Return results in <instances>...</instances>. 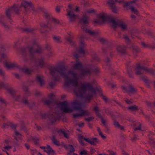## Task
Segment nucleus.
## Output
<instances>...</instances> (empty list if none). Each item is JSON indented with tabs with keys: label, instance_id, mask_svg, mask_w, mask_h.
<instances>
[{
	"label": "nucleus",
	"instance_id": "1",
	"mask_svg": "<svg viewBox=\"0 0 155 155\" xmlns=\"http://www.w3.org/2000/svg\"><path fill=\"white\" fill-rule=\"evenodd\" d=\"M27 46L20 48V51L24 60L35 67H44L45 65L44 58L41 55V46L37 42V39L25 38Z\"/></svg>",
	"mask_w": 155,
	"mask_h": 155
},
{
	"label": "nucleus",
	"instance_id": "2",
	"mask_svg": "<svg viewBox=\"0 0 155 155\" xmlns=\"http://www.w3.org/2000/svg\"><path fill=\"white\" fill-rule=\"evenodd\" d=\"M85 38L84 35H82L80 38V42L78 48H77V52L73 54V58L76 60V63L72 62V64L73 66L71 68H84L83 64L81 62L79 58L80 55L84 56L85 54H87L88 52L86 48V45L84 43L83 39ZM92 59L90 64H85V68H96L94 66V62H99L100 59L97 54L94 53L92 56ZM49 68H68L66 66V64L64 61H60L56 67L51 66Z\"/></svg>",
	"mask_w": 155,
	"mask_h": 155
},
{
	"label": "nucleus",
	"instance_id": "3",
	"mask_svg": "<svg viewBox=\"0 0 155 155\" xmlns=\"http://www.w3.org/2000/svg\"><path fill=\"white\" fill-rule=\"evenodd\" d=\"M75 92L77 93V96L84 98L85 101L90 102L91 99L94 95H95L96 92H98L101 95L102 98L106 103H109L110 100L102 93L100 88L94 87L89 83L82 84L81 89H78Z\"/></svg>",
	"mask_w": 155,
	"mask_h": 155
},
{
	"label": "nucleus",
	"instance_id": "4",
	"mask_svg": "<svg viewBox=\"0 0 155 155\" xmlns=\"http://www.w3.org/2000/svg\"><path fill=\"white\" fill-rule=\"evenodd\" d=\"M12 10H13L18 14H22V15H21V16L23 19V22L25 24L26 16L30 12H31L35 14L37 12L31 3L27 1L22 2L21 6L14 5L12 7L10 6V12Z\"/></svg>",
	"mask_w": 155,
	"mask_h": 155
},
{
	"label": "nucleus",
	"instance_id": "5",
	"mask_svg": "<svg viewBox=\"0 0 155 155\" xmlns=\"http://www.w3.org/2000/svg\"><path fill=\"white\" fill-rule=\"evenodd\" d=\"M43 12L44 17L47 22L40 24L41 28L39 30L42 33L46 34L49 33V30H52L53 29L54 26L59 25L60 22L58 20L53 18L51 14L46 10L44 9Z\"/></svg>",
	"mask_w": 155,
	"mask_h": 155
},
{
	"label": "nucleus",
	"instance_id": "6",
	"mask_svg": "<svg viewBox=\"0 0 155 155\" xmlns=\"http://www.w3.org/2000/svg\"><path fill=\"white\" fill-rule=\"evenodd\" d=\"M98 17L101 18L103 23H112V26L115 30L116 29L117 26L124 30H126L127 28V25L122 21L117 19H113L109 15L101 14L99 15Z\"/></svg>",
	"mask_w": 155,
	"mask_h": 155
},
{
	"label": "nucleus",
	"instance_id": "7",
	"mask_svg": "<svg viewBox=\"0 0 155 155\" xmlns=\"http://www.w3.org/2000/svg\"><path fill=\"white\" fill-rule=\"evenodd\" d=\"M123 38L125 40L127 46L124 45L118 46L117 50L118 53L121 54H125L127 48L132 50L134 53L138 52L140 51V49L133 43L127 36L124 35Z\"/></svg>",
	"mask_w": 155,
	"mask_h": 155
},
{
	"label": "nucleus",
	"instance_id": "8",
	"mask_svg": "<svg viewBox=\"0 0 155 155\" xmlns=\"http://www.w3.org/2000/svg\"><path fill=\"white\" fill-rule=\"evenodd\" d=\"M57 69H61L59 71H57L58 74H62V77H63L65 80V84L68 87L70 84H72L75 86V89L74 91V93L77 95V93L75 92L78 89H81L82 86L81 87L78 86V82L77 81L78 79H74V80L71 79L68 76V74L65 71L66 68H57ZM83 84H82V85Z\"/></svg>",
	"mask_w": 155,
	"mask_h": 155
},
{
	"label": "nucleus",
	"instance_id": "9",
	"mask_svg": "<svg viewBox=\"0 0 155 155\" xmlns=\"http://www.w3.org/2000/svg\"><path fill=\"white\" fill-rule=\"evenodd\" d=\"M22 87L25 92V95L23 96L18 95L15 97L16 100L28 106L31 109L33 108L36 106L35 102L33 101H28L27 100L26 97L29 96L30 94L28 87L25 85H24Z\"/></svg>",
	"mask_w": 155,
	"mask_h": 155
},
{
	"label": "nucleus",
	"instance_id": "10",
	"mask_svg": "<svg viewBox=\"0 0 155 155\" xmlns=\"http://www.w3.org/2000/svg\"><path fill=\"white\" fill-rule=\"evenodd\" d=\"M84 29L87 33H88L92 36L95 38H98L100 41L106 47V48L104 49L103 48L102 49L103 51L104 54H107L108 52V50H111V47L108 41L105 39L103 38L98 37L99 35L98 31H92L88 29L86 27L84 28Z\"/></svg>",
	"mask_w": 155,
	"mask_h": 155
},
{
	"label": "nucleus",
	"instance_id": "11",
	"mask_svg": "<svg viewBox=\"0 0 155 155\" xmlns=\"http://www.w3.org/2000/svg\"><path fill=\"white\" fill-rule=\"evenodd\" d=\"M136 74L140 75L141 79L144 81L146 85L148 87H150V84L152 82V81L149 80L143 74L145 72H147L155 76V71L153 68H136Z\"/></svg>",
	"mask_w": 155,
	"mask_h": 155
},
{
	"label": "nucleus",
	"instance_id": "12",
	"mask_svg": "<svg viewBox=\"0 0 155 155\" xmlns=\"http://www.w3.org/2000/svg\"><path fill=\"white\" fill-rule=\"evenodd\" d=\"M72 105L73 108L70 107L67 101H64L61 104V109L62 111L65 113H68L73 111L74 109L76 110H80L81 102L79 101L76 100L73 102Z\"/></svg>",
	"mask_w": 155,
	"mask_h": 155
},
{
	"label": "nucleus",
	"instance_id": "13",
	"mask_svg": "<svg viewBox=\"0 0 155 155\" xmlns=\"http://www.w3.org/2000/svg\"><path fill=\"white\" fill-rule=\"evenodd\" d=\"M80 71V73L79 76H78L77 73L74 71H71L67 72L68 74L71 75L74 79H78L80 78L81 79H83L85 76H90L91 75V72L89 69H85L86 68H76Z\"/></svg>",
	"mask_w": 155,
	"mask_h": 155
},
{
	"label": "nucleus",
	"instance_id": "14",
	"mask_svg": "<svg viewBox=\"0 0 155 155\" xmlns=\"http://www.w3.org/2000/svg\"><path fill=\"white\" fill-rule=\"evenodd\" d=\"M40 115L43 119H47L49 124L54 125L56 121L60 120L58 116H55L54 114L51 113H44L41 112Z\"/></svg>",
	"mask_w": 155,
	"mask_h": 155
},
{
	"label": "nucleus",
	"instance_id": "15",
	"mask_svg": "<svg viewBox=\"0 0 155 155\" xmlns=\"http://www.w3.org/2000/svg\"><path fill=\"white\" fill-rule=\"evenodd\" d=\"M50 72L52 75V81L49 83V86L53 87L55 86L56 85V82L59 81L60 80L61 77H62V74H58L57 71H59L61 69H57L56 68H49Z\"/></svg>",
	"mask_w": 155,
	"mask_h": 155
},
{
	"label": "nucleus",
	"instance_id": "16",
	"mask_svg": "<svg viewBox=\"0 0 155 155\" xmlns=\"http://www.w3.org/2000/svg\"><path fill=\"white\" fill-rule=\"evenodd\" d=\"M78 140L79 143L82 146L85 145L84 140L93 145H96L99 142V140L97 138H92L91 139L86 138L81 134H79L78 135Z\"/></svg>",
	"mask_w": 155,
	"mask_h": 155
},
{
	"label": "nucleus",
	"instance_id": "17",
	"mask_svg": "<svg viewBox=\"0 0 155 155\" xmlns=\"http://www.w3.org/2000/svg\"><path fill=\"white\" fill-rule=\"evenodd\" d=\"M5 46L1 45L0 46V62H4L6 63V66L7 68H10V64L7 63V56L5 53Z\"/></svg>",
	"mask_w": 155,
	"mask_h": 155
},
{
	"label": "nucleus",
	"instance_id": "18",
	"mask_svg": "<svg viewBox=\"0 0 155 155\" xmlns=\"http://www.w3.org/2000/svg\"><path fill=\"white\" fill-rule=\"evenodd\" d=\"M69 7L70 10L68 11L67 16L71 21H75L77 17L74 12H79L80 11L79 8L77 7L75 8L72 9L70 5H69Z\"/></svg>",
	"mask_w": 155,
	"mask_h": 155
},
{
	"label": "nucleus",
	"instance_id": "19",
	"mask_svg": "<svg viewBox=\"0 0 155 155\" xmlns=\"http://www.w3.org/2000/svg\"><path fill=\"white\" fill-rule=\"evenodd\" d=\"M95 12V10L94 9L87 10L85 13L83 14L82 17L80 18L79 23L84 25L87 24L88 23V17L87 14L88 13H94Z\"/></svg>",
	"mask_w": 155,
	"mask_h": 155
},
{
	"label": "nucleus",
	"instance_id": "20",
	"mask_svg": "<svg viewBox=\"0 0 155 155\" xmlns=\"http://www.w3.org/2000/svg\"><path fill=\"white\" fill-rule=\"evenodd\" d=\"M6 16H3L0 17V23L3 25L5 27L7 28L8 27L6 19H10V8H8L5 11Z\"/></svg>",
	"mask_w": 155,
	"mask_h": 155
},
{
	"label": "nucleus",
	"instance_id": "21",
	"mask_svg": "<svg viewBox=\"0 0 155 155\" xmlns=\"http://www.w3.org/2000/svg\"><path fill=\"white\" fill-rule=\"evenodd\" d=\"M78 110L80 111V113L79 114L76 113L73 114V117L75 118L80 117L84 116H88L89 115V113L88 111L84 110L82 109L81 108L80 110Z\"/></svg>",
	"mask_w": 155,
	"mask_h": 155
},
{
	"label": "nucleus",
	"instance_id": "22",
	"mask_svg": "<svg viewBox=\"0 0 155 155\" xmlns=\"http://www.w3.org/2000/svg\"><path fill=\"white\" fill-rule=\"evenodd\" d=\"M117 2V0H108V4L110 9L114 13H116L117 12V8L116 6L115 3Z\"/></svg>",
	"mask_w": 155,
	"mask_h": 155
},
{
	"label": "nucleus",
	"instance_id": "23",
	"mask_svg": "<svg viewBox=\"0 0 155 155\" xmlns=\"http://www.w3.org/2000/svg\"><path fill=\"white\" fill-rule=\"evenodd\" d=\"M122 88L124 92L129 94L133 93L136 92L135 89L130 84L128 87L123 86Z\"/></svg>",
	"mask_w": 155,
	"mask_h": 155
},
{
	"label": "nucleus",
	"instance_id": "24",
	"mask_svg": "<svg viewBox=\"0 0 155 155\" xmlns=\"http://www.w3.org/2000/svg\"><path fill=\"white\" fill-rule=\"evenodd\" d=\"M40 148L43 150L44 152H46L48 155H54V150L49 145H47L46 147L41 146L40 147Z\"/></svg>",
	"mask_w": 155,
	"mask_h": 155
},
{
	"label": "nucleus",
	"instance_id": "25",
	"mask_svg": "<svg viewBox=\"0 0 155 155\" xmlns=\"http://www.w3.org/2000/svg\"><path fill=\"white\" fill-rule=\"evenodd\" d=\"M20 71L22 73L30 75L33 74L35 71H37V69L31 70L30 68H19Z\"/></svg>",
	"mask_w": 155,
	"mask_h": 155
},
{
	"label": "nucleus",
	"instance_id": "26",
	"mask_svg": "<svg viewBox=\"0 0 155 155\" xmlns=\"http://www.w3.org/2000/svg\"><path fill=\"white\" fill-rule=\"evenodd\" d=\"M68 36L66 37V39L68 44L71 46L76 47V44L74 41L73 40L72 37L70 33L68 34Z\"/></svg>",
	"mask_w": 155,
	"mask_h": 155
},
{
	"label": "nucleus",
	"instance_id": "27",
	"mask_svg": "<svg viewBox=\"0 0 155 155\" xmlns=\"http://www.w3.org/2000/svg\"><path fill=\"white\" fill-rule=\"evenodd\" d=\"M132 126L133 127L135 131L137 130H141V124L140 123L138 122H135L131 124Z\"/></svg>",
	"mask_w": 155,
	"mask_h": 155
},
{
	"label": "nucleus",
	"instance_id": "28",
	"mask_svg": "<svg viewBox=\"0 0 155 155\" xmlns=\"http://www.w3.org/2000/svg\"><path fill=\"white\" fill-rule=\"evenodd\" d=\"M54 95L53 93H51L49 96V100L44 101L45 103L48 105H49L53 102V99L54 97Z\"/></svg>",
	"mask_w": 155,
	"mask_h": 155
},
{
	"label": "nucleus",
	"instance_id": "29",
	"mask_svg": "<svg viewBox=\"0 0 155 155\" xmlns=\"http://www.w3.org/2000/svg\"><path fill=\"white\" fill-rule=\"evenodd\" d=\"M10 150V145L9 142L8 140H5V146L4 147L3 150L5 152L7 155H9V152H8Z\"/></svg>",
	"mask_w": 155,
	"mask_h": 155
},
{
	"label": "nucleus",
	"instance_id": "30",
	"mask_svg": "<svg viewBox=\"0 0 155 155\" xmlns=\"http://www.w3.org/2000/svg\"><path fill=\"white\" fill-rule=\"evenodd\" d=\"M3 89L6 90L8 93H10V87L8 84L2 82L0 83V90Z\"/></svg>",
	"mask_w": 155,
	"mask_h": 155
},
{
	"label": "nucleus",
	"instance_id": "31",
	"mask_svg": "<svg viewBox=\"0 0 155 155\" xmlns=\"http://www.w3.org/2000/svg\"><path fill=\"white\" fill-rule=\"evenodd\" d=\"M36 80L37 82L41 86L44 84V77L42 75H37L36 77Z\"/></svg>",
	"mask_w": 155,
	"mask_h": 155
},
{
	"label": "nucleus",
	"instance_id": "32",
	"mask_svg": "<svg viewBox=\"0 0 155 155\" xmlns=\"http://www.w3.org/2000/svg\"><path fill=\"white\" fill-rule=\"evenodd\" d=\"M145 63L143 61H140L136 63L135 65V67L133 68H147L144 66Z\"/></svg>",
	"mask_w": 155,
	"mask_h": 155
},
{
	"label": "nucleus",
	"instance_id": "33",
	"mask_svg": "<svg viewBox=\"0 0 155 155\" xmlns=\"http://www.w3.org/2000/svg\"><path fill=\"white\" fill-rule=\"evenodd\" d=\"M35 29H38L36 28ZM35 29L32 28L30 27H27L24 28L23 29V31L26 33H30L33 34L34 31L35 30Z\"/></svg>",
	"mask_w": 155,
	"mask_h": 155
},
{
	"label": "nucleus",
	"instance_id": "34",
	"mask_svg": "<svg viewBox=\"0 0 155 155\" xmlns=\"http://www.w3.org/2000/svg\"><path fill=\"white\" fill-rule=\"evenodd\" d=\"M93 110L95 112L96 114L98 117H101V114L100 112V109L98 106H94Z\"/></svg>",
	"mask_w": 155,
	"mask_h": 155
},
{
	"label": "nucleus",
	"instance_id": "35",
	"mask_svg": "<svg viewBox=\"0 0 155 155\" xmlns=\"http://www.w3.org/2000/svg\"><path fill=\"white\" fill-rule=\"evenodd\" d=\"M113 54L114 53L113 51L110 52V57H109L108 56H107L106 57L105 60V61L107 65H110L111 60L110 58H111L113 56Z\"/></svg>",
	"mask_w": 155,
	"mask_h": 155
},
{
	"label": "nucleus",
	"instance_id": "36",
	"mask_svg": "<svg viewBox=\"0 0 155 155\" xmlns=\"http://www.w3.org/2000/svg\"><path fill=\"white\" fill-rule=\"evenodd\" d=\"M15 138L16 140H21V139L22 135L21 134L18 133L16 130L15 131Z\"/></svg>",
	"mask_w": 155,
	"mask_h": 155
},
{
	"label": "nucleus",
	"instance_id": "37",
	"mask_svg": "<svg viewBox=\"0 0 155 155\" xmlns=\"http://www.w3.org/2000/svg\"><path fill=\"white\" fill-rule=\"evenodd\" d=\"M65 147L68 149L69 150V153H68L69 155H70V153L74 151L75 150L73 146L72 145L69 144L65 146Z\"/></svg>",
	"mask_w": 155,
	"mask_h": 155
},
{
	"label": "nucleus",
	"instance_id": "38",
	"mask_svg": "<svg viewBox=\"0 0 155 155\" xmlns=\"http://www.w3.org/2000/svg\"><path fill=\"white\" fill-rule=\"evenodd\" d=\"M57 131L58 133L60 134H63L64 137L66 138H68V134L65 132L64 130L60 129L57 130Z\"/></svg>",
	"mask_w": 155,
	"mask_h": 155
},
{
	"label": "nucleus",
	"instance_id": "39",
	"mask_svg": "<svg viewBox=\"0 0 155 155\" xmlns=\"http://www.w3.org/2000/svg\"><path fill=\"white\" fill-rule=\"evenodd\" d=\"M141 45L143 48H150L153 49H155V44L150 45H146L143 42L141 43Z\"/></svg>",
	"mask_w": 155,
	"mask_h": 155
},
{
	"label": "nucleus",
	"instance_id": "40",
	"mask_svg": "<svg viewBox=\"0 0 155 155\" xmlns=\"http://www.w3.org/2000/svg\"><path fill=\"white\" fill-rule=\"evenodd\" d=\"M114 124L116 127L120 128L121 130H123L124 129V127L120 125L118 122L116 120L114 121Z\"/></svg>",
	"mask_w": 155,
	"mask_h": 155
},
{
	"label": "nucleus",
	"instance_id": "41",
	"mask_svg": "<svg viewBox=\"0 0 155 155\" xmlns=\"http://www.w3.org/2000/svg\"><path fill=\"white\" fill-rule=\"evenodd\" d=\"M45 49L47 50L49 53L48 56L50 57L52 55V52L51 50V48L50 45L48 44H46L45 47Z\"/></svg>",
	"mask_w": 155,
	"mask_h": 155
},
{
	"label": "nucleus",
	"instance_id": "42",
	"mask_svg": "<svg viewBox=\"0 0 155 155\" xmlns=\"http://www.w3.org/2000/svg\"><path fill=\"white\" fill-rule=\"evenodd\" d=\"M126 71L128 76L130 78H133L134 74L132 68H126Z\"/></svg>",
	"mask_w": 155,
	"mask_h": 155
},
{
	"label": "nucleus",
	"instance_id": "43",
	"mask_svg": "<svg viewBox=\"0 0 155 155\" xmlns=\"http://www.w3.org/2000/svg\"><path fill=\"white\" fill-rule=\"evenodd\" d=\"M51 139L53 143L55 145L57 146H59L60 145V143L56 139L54 135H53L51 137Z\"/></svg>",
	"mask_w": 155,
	"mask_h": 155
},
{
	"label": "nucleus",
	"instance_id": "44",
	"mask_svg": "<svg viewBox=\"0 0 155 155\" xmlns=\"http://www.w3.org/2000/svg\"><path fill=\"white\" fill-rule=\"evenodd\" d=\"M128 109L130 111H134L138 110V107L137 106L135 105L130 106L128 107Z\"/></svg>",
	"mask_w": 155,
	"mask_h": 155
},
{
	"label": "nucleus",
	"instance_id": "45",
	"mask_svg": "<svg viewBox=\"0 0 155 155\" xmlns=\"http://www.w3.org/2000/svg\"><path fill=\"white\" fill-rule=\"evenodd\" d=\"M31 140H32L35 144L38 143V139L36 137H31Z\"/></svg>",
	"mask_w": 155,
	"mask_h": 155
},
{
	"label": "nucleus",
	"instance_id": "46",
	"mask_svg": "<svg viewBox=\"0 0 155 155\" xmlns=\"http://www.w3.org/2000/svg\"><path fill=\"white\" fill-rule=\"evenodd\" d=\"M53 38L54 41L56 42H59L61 41V38L59 36H54Z\"/></svg>",
	"mask_w": 155,
	"mask_h": 155
},
{
	"label": "nucleus",
	"instance_id": "47",
	"mask_svg": "<svg viewBox=\"0 0 155 155\" xmlns=\"http://www.w3.org/2000/svg\"><path fill=\"white\" fill-rule=\"evenodd\" d=\"M97 130L100 136L101 137L104 139L106 137L103 135L99 127H97Z\"/></svg>",
	"mask_w": 155,
	"mask_h": 155
},
{
	"label": "nucleus",
	"instance_id": "48",
	"mask_svg": "<svg viewBox=\"0 0 155 155\" xmlns=\"http://www.w3.org/2000/svg\"><path fill=\"white\" fill-rule=\"evenodd\" d=\"M124 101L126 102L128 104H130L133 103L134 102L133 100L132 99L129 100L127 98H125L124 99Z\"/></svg>",
	"mask_w": 155,
	"mask_h": 155
},
{
	"label": "nucleus",
	"instance_id": "49",
	"mask_svg": "<svg viewBox=\"0 0 155 155\" xmlns=\"http://www.w3.org/2000/svg\"><path fill=\"white\" fill-rule=\"evenodd\" d=\"M101 119V121L102 123L103 124L104 126H105V127H106V121L102 117V116H101V117H99Z\"/></svg>",
	"mask_w": 155,
	"mask_h": 155
},
{
	"label": "nucleus",
	"instance_id": "50",
	"mask_svg": "<svg viewBox=\"0 0 155 155\" xmlns=\"http://www.w3.org/2000/svg\"><path fill=\"white\" fill-rule=\"evenodd\" d=\"M0 102L1 104H3L5 106L6 105V101L1 97H0Z\"/></svg>",
	"mask_w": 155,
	"mask_h": 155
},
{
	"label": "nucleus",
	"instance_id": "51",
	"mask_svg": "<svg viewBox=\"0 0 155 155\" xmlns=\"http://www.w3.org/2000/svg\"><path fill=\"white\" fill-rule=\"evenodd\" d=\"M94 119V117H86L85 120L87 121H92Z\"/></svg>",
	"mask_w": 155,
	"mask_h": 155
},
{
	"label": "nucleus",
	"instance_id": "52",
	"mask_svg": "<svg viewBox=\"0 0 155 155\" xmlns=\"http://www.w3.org/2000/svg\"><path fill=\"white\" fill-rule=\"evenodd\" d=\"M10 68H20L17 66L15 64L12 63L10 62Z\"/></svg>",
	"mask_w": 155,
	"mask_h": 155
},
{
	"label": "nucleus",
	"instance_id": "53",
	"mask_svg": "<svg viewBox=\"0 0 155 155\" xmlns=\"http://www.w3.org/2000/svg\"><path fill=\"white\" fill-rule=\"evenodd\" d=\"M153 134L152 132H150L148 133V136L149 138L150 139V140H152L153 141H154V139L152 137H150V135H152Z\"/></svg>",
	"mask_w": 155,
	"mask_h": 155
},
{
	"label": "nucleus",
	"instance_id": "54",
	"mask_svg": "<svg viewBox=\"0 0 155 155\" xmlns=\"http://www.w3.org/2000/svg\"><path fill=\"white\" fill-rule=\"evenodd\" d=\"M14 75L16 78L19 79L21 77V75L17 73H15L14 74Z\"/></svg>",
	"mask_w": 155,
	"mask_h": 155
},
{
	"label": "nucleus",
	"instance_id": "55",
	"mask_svg": "<svg viewBox=\"0 0 155 155\" xmlns=\"http://www.w3.org/2000/svg\"><path fill=\"white\" fill-rule=\"evenodd\" d=\"M94 22L95 24H100L101 23V21L98 19H94Z\"/></svg>",
	"mask_w": 155,
	"mask_h": 155
},
{
	"label": "nucleus",
	"instance_id": "56",
	"mask_svg": "<svg viewBox=\"0 0 155 155\" xmlns=\"http://www.w3.org/2000/svg\"><path fill=\"white\" fill-rule=\"evenodd\" d=\"M80 155H87V153L86 151L85 150H83L81 151L80 153Z\"/></svg>",
	"mask_w": 155,
	"mask_h": 155
},
{
	"label": "nucleus",
	"instance_id": "57",
	"mask_svg": "<svg viewBox=\"0 0 155 155\" xmlns=\"http://www.w3.org/2000/svg\"><path fill=\"white\" fill-rule=\"evenodd\" d=\"M35 127L37 128V130L38 131H40L42 130L41 127L36 124H35Z\"/></svg>",
	"mask_w": 155,
	"mask_h": 155
},
{
	"label": "nucleus",
	"instance_id": "58",
	"mask_svg": "<svg viewBox=\"0 0 155 155\" xmlns=\"http://www.w3.org/2000/svg\"><path fill=\"white\" fill-rule=\"evenodd\" d=\"M60 7L59 6H57L55 8V11L57 12H60Z\"/></svg>",
	"mask_w": 155,
	"mask_h": 155
},
{
	"label": "nucleus",
	"instance_id": "59",
	"mask_svg": "<svg viewBox=\"0 0 155 155\" xmlns=\"http://www.w3.org/2000/svg\"><path fill=\"white\" fill-rule=\"evenodd\" d=\"M10 128H12L13 129H15L16 128V126L15 124H13L12 123L10 122Z\"/></svg>",
	"mask_w": 155,
	"mask_h": 155
},
{
	"label": "nucleus",
	"instance_id": "60",
	"mask_svg": "<svg viewBox=\"0 0 155 155\" xmlns=\"http://www.w3.org/2000/svg\"><path fill=\"white\" fill-rule=\"evenodd\" d=\"M9 126L7 124L4 123L2 127L4 128H7L9 127Z\"/></svg>",
	"mask_w": 155,
	"mask_h": 155
},
{
	"label": "nucleus",
	"instance_id": "61",
	"mask_svg": "<svg viewBox=\"0 0 155 155\" xmlns=\"http://www.w3.org/2000/svg\"><path fill=\"white\" fill-rule=\"evenodd\" d=\"M109 155H116V153L112 151H109Z\"/></svg>",
	"mask_w": 155,
	"mask_h": 155
},
{
	"label": "nucleus",
	"instance_id": "62",
	"mask_svg": "<svg viewBox=\"0 0 155 155\" xmlns=\"http://www.w3.org/2000/svg\"><path fill=\"white\" fill-rule=\"evenodd\" d=\"M111 74L114 75H118L117 73L114 70L111 73Z\"/></svg>",
	"mask_w": 155,
	"mask_h": 155
},
{
	"label": "nucleus",
	"instance_id": "63",
	"mask_svg": "<svg viewBox=\"0 0 155 155\" xmlns=\"http://www.w3.org/2000/svg\"><path fill=\"white\" fill-rule=\"evenodd\" d=\"M84 124L82 122L78 124V126L80 127H82L84 126Z\"/></svg>",
	"mask_w": 155,
	"mask_h": 155
},
{
	"label": "nucleus",
	"instance_id": "64",
	"mask_svg": "<svg viewBox=\"0 0 155 155\" xmlns=\"http://www.w3.org/2000/svg\"><path fill=\"white\" fill-rule=\"evenodd\" d=\"M131 17L134 20H135L137 18V17H136V16L134 14L132 15L131 16Z\"/></svg>",
	"mask_w": 155,
	"mask_h": 155
}]
</instances>
